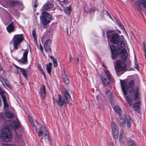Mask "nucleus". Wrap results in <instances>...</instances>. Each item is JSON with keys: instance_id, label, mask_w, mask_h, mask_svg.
<instances>
[{"instance_id": "1", "label": "nucleus", "mask_w": 146, "mask_h": 146, "mask_svg": "<svg viewBox=\"0 0 146 146\" xmlns=\"http://www.w3.org/2000/svg\"><path fill=\"white\" fill-rule=\"evenodd\" d=\"M5 124L0 137L3 141L8 142L12 139V135L10 129H18L20 127L21 125L18 120L7 121L5 122Z\"/></svg>"}, {"instance_id": "25", "label": "nucleus", "mask_w": 146, "mask_h": 146, "mask_svg": "<svg viewBox=\"0 0 146 146\" xmlns=\"http://www.w3.org/2000/svg\"><path fill=\"white\" fill-rule=\"evenodd\" d=\"M114 110L117 113H118L119 115H120L122 111L121 109L118 106H115L114 108Z\"/></svg>"}, {"instance_id": "41", "label": "nucleus", "mask_w": 146, "mask_h": 146, "mask_svg": "<svg viewBox=\"0 0 146 146\" xmlns=\"http://www.w3.org/2000/svg\"><path fill=\"white\" fill-rule=\"evenodd\" d=\"M39 47H40V50L41 51V52H43V48H42V47L40 43V44H39Z\"/></svg>"}, {"instance_id": "18", "label": "nucleus", "mask_w": 146, "mask_h": 146, "mask_svg": "<svg viewBox=\"0 0 146 146\" xmlns=\"http://www.w3.org/2000/svg\"><path fill=\"white\" fill-rule=\"evenodd\" d=\"M6 29L8 32L9 33L15 31V27L12 22H11L7 27Z\"/></svg>"}, {"instance_id": "44", "label": "nucleus", "mask_w": 146, "mask_h": 146, "mask_svg": "<svg viewBox=\"0 0 146 146\" xmlns=\"http://www.w3.org/2000/svg\"><path fill=\"white\" fill-rule=\"evenodd\" d=\"M30 121L32 124V126L35 127V125L34 124V123L33 122V121L32 120V119H31V120H30Z\"/></svg>"}, {"instance_id": "15", "label": "nucleus", "mask_w": 146, "mask_h": 146, "mask_svg": "<svg viewBox=\"0 0 146 146\" xmlns=\"http://www.w3.org/2000/svg\"><path fill=\"white\" fill-rule=\"evenodd\" d=\"M51 41L50 39L47 40L45 42L44 44V48L45 50L47 52H50L51 50L50 47L51 45Z\"/></svg>"}, {"instance_id": "52", "label": "nucleus", "mask_w": 146, "mask_h": 146, "mask_svg": "<svg viewBox=\"0 0 146 146\" xmlns=\"http://www.w3.org/2000/svg\"><path fill=\"white\" fill-rule=\"evenodd\" d=\"M28 117H29V119L30 121V120H31V119H32L31 117H30L29 116Z\"/></svg>"}, {"instance_id": "6", "label": "nucleus", "mask_w": 146, "mask_h": 146, "mask_svg": "<svg viewBox=\"0 0 146 146\" xmlns=\"http://www.w3.org/2000/svg\"><path fill=\"white\" fill-rule=\"evenodd\" d=\"M24 40L23 35L22 34L15 35L11 41L10 44L12 42L13 43L14 49L17 50L19 47L21 43Z\"/></svg>"}, {"instance_id": "32", "label": "nucleus", "mask_w": 146, "mask_h": 146, "mask_svg": "<svg viewBox=\"0 0 146 146\" xmlns=\"http://www.w3.org/2000/svg\"><path fill=\"white\" fill-rule=\"evenodd\" d=\"M143 46L145 58V59L146 60V46L145 45V42H143Z\"/></svg>"}, {"instance_id": "47", "label": "nucleus", "mask_w": 146, "mask_h": 146, "mask_svg": "<svg viewBox=\"0 0 146 146\" xmlns=\"http://www.w3.org/2000/svg\"><path fill=\"white\" fill-rule=\"evenodd\" d=\"M69 59H70L69 61L71 62H72V56L71 55H70L69 56Z\"/></svg>"}, {"instance_id": "50", "label": "nucleus", "mask_w": 146, "mask_h": 146, "mask_svg": "<svg viewBox=\"0 0 146 146\" xmlns=\"http://www.w3.org/2000/svg\"><path fill=\"white\" fill-rule=\"evenodd\" d=\"M35 122L37 123V124L38 125L39 124L38 122L37 121V120H35Z\"/></svg>"}, {"instance_id": "57", "label": "nucleus", "mask_w": 146, "mask_h": 146, "mask_svg": "<svg viewBox=\"0 0 146 146\" xmlns=\"http://www.w3.org/2000/svg\"><path fill=\"white\" fill-rule=\"evenodd\" d=\"M95 10H96V9H95V10H93V11H95Z\"/></svg>"}, {"instance_id": "55", "label": "nucleus", "mask_w": 146, "mask_h": 146, "mask_svg": "<svg viewBox=\"0 0 146 146\" xmlns=\"http://www.w3.org/2000/svg\"><path fill=\"white\" fill-rule=\"evenodd\" d=\"M108 91L107 92H106V93L107 94L108 93Z\"/></svg>"}, {"instance_id": "46", "label": "nucleus", "mask_w": 146, "mask_h": 146, "mask_svg": "<svg viewBox=\"0 0 146 146\" xmlns=\"http://www.w3.org/2000/svg\"><path fill=\"white\" fill-rule=\"evenodd\" d=\"M108 146H113V143L110 142L109 143Z\"/></svg>"}, {"instance_id": "29", "label": "nucleus", "mask_w": 146, "mask_h": 146, "mask_svg": "<svg viewBox=\"0 0 146 146\" xmlns=\"http://www.w3.org/2000/svg\"><path fill=\"white\" fill-rule=\"evenodd\" d=\"M64 11L65 13L66 14H70L71 11V9L70 7H66L64 9Z\"/></svg>"}, {"instance_id": "8", "label": "nucleus", "mask_w": 146, "mask_h": 146, "mask_svg": "<svg viewBox=\"0 0 146 146\" xmlns=\"http://www.w3.org/2000/svg\"><path fill=\"white\" fill-rule=\"evenodd\" d=\"M107 37L108 39L113 43L116 44L119 38H120L119 35L117 33L111 31H109L107 33Z\"/></svg>"}, {"instance_id": "9", "label": "nucleus", "mask_w": 146, "mask_h": 146, "mask_svg": "<svg viewBox=\"0 0 146 146\" xmlns=\"http://www.w3.org/2000/svg\"><path fill=\"white\" fill-rule=\"evenodd\" d=\"M123 60H118L116 62V64L115 66V68L116 72H120L125 70L127 68L126 64L124 61H125L126 59Z\"/></svg>"}, {"instance_id": "39", "label": "nucleus", "mask_w": 146, "mask_h": 146, "mask_svg": "<svg viewBox=\"0 0 146 146\" xmlns=\"http://www.w3.org/2000/svg\"><path fill=\"white\" fill-rule=\"evenodd\" d=\"M39 69L41 73V74L44 76L45 77L46 76L44 71L43 70V69L41 68H40Z\"/></svg>"}, {"instance_id": "2", "label": "nucleus", "mask_w": 146, "mask_h": 146, "mask_svg": "<svg viewBox=\"0 0 146 146\" xmlns=\"http://www.w3.org/2000/svg\"><path fill=\"white\" fill-rule=\"evenodd\" d=\"M121 84L123 92L124 95L127 94V90L130 93L134 92V100L139 101L140 94L138 92L139 89L137 88H134L135 82L134 80L130 81L127 84L125 80L121 81Z\"/></svg>"}, {"instance_id": "16", "label": "nucleus", "mask_w": 146, "mask_h": 146, "mask_svg": "<svg viewBox=\"0 0 146 146\" xmlns=\"http://www.w3.org/2000/svg\"><path fill=\"white\" fill-rule=\"evenodd\" d=\"M39 93L42 99L44 100L45 98L46 92L44 85H42L40 87Z\"/></svg>"}, {"instance_id": "45", "label": "nucleus", "mask_w": 146, "mask_h": 146, "mask_svg": "<svg viewBox=\"0 0 146 146\" xmlns=\"http://www.w3.org/2000/svg\"><path fill=\"white\" fill-rule=\"evenodd\" d=\"M18 141H19V142H21L22 144L23 143V141L22 139L21 138H20L18 140Z\"/></svg>"}, {"instance_id": "34", "label": "nucleus", "mask_w": 146, "mask_h": 146, "mask_svg": "<svg viewBox=\"0 0 146 146\" xmlns=\"http://www.w3.org/2000/svg\"><path fill=\"white\" fill-rule=\"evenodd\" d=\"M1 96L2 99L3 101L4 102H7V98L5 95H4V94H3L1 95Z\"/></svg>"}, {"instance_id": "22", "label": "nucleus", "mask_w": 146, "mask_h": 146, "mask_svg": "<svg viewBox=\"0 0 146 146\" xmlns=\"http://www.w3.org/2000/svg\"><path fill=\"white\" fill-rule=\"evenodd\" d=\"M11 5L13 6H15L16 5L21 6L22 5V3L18 1H12L10 3Z\"/></svg>"}, {"instance_id": "27", "label": "nucleus", "mask_w": 146, "mask_h": 146, "mask_svg": "<svg viewBox=\"0 0 146 146\" xmlns=\"http://www.w3.org/2000/svg\"><path fill=\"white\" fill-rule=\"evenodd\" d=\"M5 115L7 117L9 118H11L13 117V114L10 111H7L5 112Z\"/></svg>"}, {"instance_id": "35", "label": "nucleus", "mask_w": 146, "mask_h": 146, "mask_svg": "<svg viewBox=\"0 0 146 146\" xmlns=\"http://www.w3.org/2000/svg\"><path fill=\"white\" fill-rule=\"evenodd\" d=\"M88 8V7H85L84 8V11L86 13H88L92 11V9H87Z\"/></svg>"}, {"instance_id": "31", "label": "nucleus", "mask_w": 146, "mask_h": 146, "mask_svg": "<svg viewBox=\"0 0 146 146\" xmlns=\"http://www.w3.org/2000/svg\"><path fill=\"white\" fill-rule=\"evenodd\" d=\"M139 4L141 5L145 8L146 7V3L145 1L144 0H139Z\"/></svg>"}, {"instance_id": "38", "label": "nucleus", "mask_w": 146, "mask_h": 146, "mask_svg": "<svg viewBox=\"0 0 146 146\" xmlns=\"http://www.w3.org/2000/svg\"><path fill=\"white\" fill-rule=\"evenodd\" d=\"M4 117L3 114L2 113L0 114V122L2 121L4 119Z\"/></svg>"}, {"instance_id": "12", "label": "nucleus", "mask_w": 146, "mask_h": 146, "mask_svg": "<svg viewBox=\"0 0 146 146\" xmlns=\"http://www.w3.org/2000/svg\"><path fill=\"white\" fill-rule=\"evenodd\" d=\"M110 48L112 54V58L113 59H115L117 58L118 54L117 48L116 46L113 45H111Z\"/></svg>"}, {"instance_id": "3", "label": "nucleus", "mask_w": 146, "mask_h": 146, "mask_svg": "<svg viewBox=\"0 0 146 146\" xmlns=\"http://www.w3.org/2000/svg\"><path fill=\"white\" fill-rule=\"evenodd\" d=\"M54 5L50 3L44 4L42 7L41 11L42 12L40 17L41 22L43 26H46L51 21L53 17L50 14L46 12L52 8Z\"/></svg>"}, {"instance_id": "42", "label": "nucleus", "mask_w": 146, "mask_h": 146, "mask_svg": "<svg viewBox=\"0 0 146 146\" xmlns=\"http://www.w3.org/2000/svg\"><path fill=\"white\" fill-rule=\"evenodd\" d=\"M135 68H136L137 70H138V68H139V65L136 63V62H135Z\"/></svg>"}, {"instance_id": "19", "label": "nucleus", "mask_w": 146, "mask_h": 146, "mask_svg": "<svg viewBox=\"0 0 146 146\" xmlns=\"http://www.w3.org/2000/svg\"><path fill=\"white\" fill-rule=\"evenodd\" d=\"M62 78L64 83L66 84H68L69 83V80L65 72L64 71L63 72H62Z\"/></svg>"}, {"instance_id": "51", "label": "nucleus", "mask_w": 146, "mask_h": 146, "mask_svg": "<svg viewBox=\"0 0 146 146\" xmlns=\"http://www.w3.org/2000/svg\"><path fill=\"white\" fill-rule=\"evenodd\" d=\"M76 60H77V62H78L79 61V59H78V57H77L76 58Z\"/></svg>"}, {"instance_id": "30", "label": "nucleus", "mask_w": 146, "mask_h": 146, "mask_svg": "<svg viewBox=\"0 0 146 146\" xmlns=\"http://www.w3.org/2000/svg\"><path fill=\"white\" fill-rule=\"evenodd\" d=\"M32 35L34 39V41L35 42L37 40V37L36 35V29H34L32 32Z\"/></svg>"}, {"instance_id": "10", "label": "nucleus", "mask_w": 146, "mask_h": 146, "mask_svg": "<svg viewBox=\"0 0 146 146\" xmlns=\"http://www.w3.org/2000/svg\"><path fill=\"white\" fill-rule=\"evenodd\" d=\"M131 119L129 116L125 117V119H121L119 120L120 124L122 127H125L126 124L128 127L131 126Z\"/></svg>"}, {"instance_id": "54", "label": "nucleus", "mask_w": 146, "mask_h": 146, "mask_svg": "<svg viewBox=\"0 0 146 146\" xmlns=\"http://www.w3.org/2000/svg\"><path fill=\"white\" fill-rule=\"evenodd\" d=\"M10 50H11V52H12V50H11V47H10Z\"/></svg>"}, {"instance_id": "33", "label": "nucleus", "mask_w": 146, "mask_h": 146, "mask_svg": "<svg viewBox=\"0 0 146 146\" xmlns=\"http://www.w3.org/2000/svg\"><path fill=\"white\" fill-rule=\"evenodd\" d=\"M4 108L6 110L8 109L9 106L7 102H4Z\"/></svg>"}, {"instance_id": "11", "label": "nucleus", "mask_w": 146, "mask_h": 146, "mask_svg": "<svg viewBox=\"0 0 146 146\" xmlns=\"http://www.w3.org/2000/svg\"><path fill=\"white\" fill-rule=\"evenodd\" d=\"M111 127L114 137L117 138L119 134L118 129L117 125L115 122H112L111 123Z\"/></svg>"}, {"instance_id": "7", "label": "nucleus", "mask_w": 146, "mask_h": 146, "mask_svg": "<svg viewBox=\"0 0 146 146\" xmlns=\"http://www.w3.org/2000/svg\"><path fill=\"white\" fill-rule=\"evenodd\" d=\"M112 76L109 71L106 70L101 74V80L103 84L105 86H109L111 81Z\"/></svg>"}, {"instance_id": "5", "label": "nucleus", "mask_w": 146, "mask_h": 146, "mask_svg": "<svg viewBox=\"0 0 146 146\" xmlns=\"http://www.w3.org/2000/svg\"><path fill=\"white\" fill-rule=\"evenodd\" d=\"M124 38L120 37L119 38L117 42V45L119 48L121 50L120 52V54L121 55V57L124 59H127L128 54L125 47V43L124 41Z\"/></svg>"}, {"instance_id": "13", "label": "nucleus", "mask_w": 146, "mask_h": 146, "mask_svg": "<svg viewBox=\"0 0 146 146\" xmlns=\"http://www.w3.org/2000/svg\"><path fill=\"white\" fill-rule=\"evenodd\" d=\"M29 51L25 50L23 54L22 57L19 60L20 63L23 64H25L27 62V55Z\"/></svg>"}, {"instance_id": "49", "label": "nucleus", "mask_w": 146, "mask_h": 146, "mask_svg": "<svg viewBox=\"0 0 146 146\" xmlns=\"http://www.w3.org/2000/svg\"><path fill=\"white\" fill-rule=\"evenodd\" d=\"M62 2L65 3H67L68 2V0H63L62 1Z\"/></svg>"}, {"instance_id": "56", "label": "nucleus", "mask_w": 146, "mask_h": 146, "mask_svg": "<svg viewBox=\"0 0 146 146\" xmlns=\"http://www.w3.org/2000/svg\"><path fill=\"white\" fill-rule=\"evenodd\" d=\"M0 70H2V68H0Z\"/></svg>"}, {"instance_id": "21", "label": "nucleus", "mask_w": 146, "mask_h": 146, "mask_svg": "<svg viewBox=\"0 0 146 146\" xmlns=\"http://www.w3.org/2000/svg\"><path fill=\"white\" fill-rule=\"evenodd\" d=\"M125 136L124 133L122 132L120 133V135L119 136V141L121 143L123 142L125 140Z\"/></svg>"}, {"instance_id": "28", "label": "nucleus", "mask_w": 146, "mask_h": 146, "mask_svg": "<svg viewBox=\"0 0 146 146\" xmlns=\"http://www.w3.org/2000/svg\"><path fill=\"white\" fill-rule=\"evenodd\" d=\"M128 146H137L133 140H129L127 143Z\"/></svg>"}, {"instance_id": "24", "label": "nucleus", "mask_w": 146, "mask_h": 146, "mask_svg": "<svg viewBox=\"0 0 146 146\" xmlns=\"http://www.w3.org/2000/svg\"><path fill=\"white\" fill-rule=\"evenodd\" d=\"M52 63L49 62L48 64H46V70L47 72L49 74H50L51 70Z\"/></svg>"}, {"instance_id": "53", "label": "nucleus", "mask_w": 146, "mask_h": 146, "mask_svg": "<svg viewBox=\"0 0 146 146\" xmlns=\"http://www.w3.org/2000/svg\"><path fill=\"white\" fill-rule=\"evenodd\" d=\"M7 85L9 87H10L11 86V85L9 84L7 85Z\"/></svg>"}, {"instance_id": "43", "label": "nucleus", "mask_w": 146, "mask_h": 146, "mask_svg": "<svg viewBox=\"0 0 146 146\" xmlns=\"http://www.w3.org/2000/svg\"><path fill=\"white\" fill-rule=\"evenodd\" d=\"M3 146H16V145L13 144L10 145L9 144H5L3 145Z\"/></svg>"}, {"instance_id": "14", "label": "nucleus", "mask_w": 146, "mask_h": 146, "mask_svg": "<svg viewBox=\"0 0 146 146\" xmlns=\"http://www.w3.org/2000/svg\"><path fill=\"white\" fill-rule=\"evenodd\" d=\"M17 72L19 73H21L24 77L26 79L28 78L27 76V72L25 69L20 68L18 66H15Z\"/></svg>"}, {"instance_id": "17", "label": "nucleus", "mask_w": 146, "mask_h": 146, "mask_svg": "<svg viewBox=\"0 0 146 146\" xmlns=\"http://www.w3.org/2000/svg\"><path fill=\"white\" fill-rule=\"evenodd\" d=\"M40 130L43 131L44 133V136L46 137V139L47 138L48 140L49 139L50 137L48 135V132L47 129L43 125H42L40 127Z\"/></svg>"}, {"instance_id": "37", "label": "nucleus", "mask_w": 146, "mask_h": 146, "mask_svg": "<svg viewBox=\"0 0 146 146\" xmlns=\"http://www.w3.org/2000/svg\"><path fill=\"white\" fill-rule=\"evenodd\" d=\"M44 133V132L43 131H42L41 130H39L38 131V136L40 137Z\"/></svg>"}, {"instance_id": "23", "label": "nucleus", "mask_w": 146, "mask_h": 146, "mask_svg": "<svg viewBox=\"0 0 146 146\" xmlns=\"http://www.w3.org/2000/svg\"><path fill=\"white\" fill-rule=\"evenodd\" d=\"M126 98L129 104L131 106L133 103V100L132 99V96H127Z\"/></svg>"}, {"instance_id": "58", "label": "nucleus", "mask_w": 146, "mask_h": 146, "mask_svg": "<svg viewBox=\"0 0 146 146\" xmlns=\"http://www.w3.org/2000/svg\"><path fill=\"white\" fill-rule=\"evenodd\" d=\"M67 146H68V145H67Z\"/></svg>"}, {"instance_id": "48", "label": "nucleus", "mask_w": 146, "mask_h": 146, "mask_svg": "<svg viewBox=\"0 0 146 146\" xmlns=\"http://www.w3.org/2000/svg\"><path fill=\"white\" fill-rule=\"evenodd\" d=\"M106 12L107 13L108 15L109 16V17L113 20L112 18L111 17V16L110 15V14L107 11H106Z\"/></svg>"}, {"instance_id": "40", "label": "nucleus", "mask_w": 146, "mask_h": 146, "mask_svg": "<svg viewBox=\"0 0 146 146\" xmlns=\"http://www.w3.org/2000/svg\"><path fill=\"white\" fill-rule=\"evenodd\" d=\"M37 6H38L37 0H35L34 1V7L35 8H36Z\"/></svg>"}, {"instance_id": "20", "label": "nucleus", "mask_w": 146, "mask_h": 146, "mask_svg": "<svg viewBox=\"0 0 146 146\" xmlns=\"http://www.w3.org/2000/svg\"><path fill=\"white\" fill-rule=\"evenodd\" d=\"M140 102V100L138 101V102H136L133 105V108L135 110L137 111L138 113L140 112L139 109L141 105Z\"/></svg>"}, {"instance_id": "26", "label": "nucleus", "mask_w": 146, "mask_h": 146, "mask_svg": "<svg viewBox=\"0 0 146 146\" xmlns=\"http://www.w3.org/2000/svg\"><path fill=\"white\" fill-rule=\"evenodd\" d=\"M50 58L52 60L54 66V67H56L57 66V60L53 56H51Z\"/></svg>"}, {"instance_id": "4", "label": "nucleus", "mask_w": 146, "mask_h": 146, "mask_svg": "<svg viewBox=\"0 0 146 146\" xmlns=\"http://www.w3.org/2000/svg\"><path fill=\"white\" fill-rule=\"evenodd\" d=\"M62 94L64 96V98H62L60 95H58L56 101L59 107L61 108L64 105H66L68 104V100L70 99V96L67 91L64 88L62 90Z\"/></svg>"}, {"instance_id": "36", "label": "nucleus", "mask_w": 146, "mask_h": 146, "mask_svg": "<svg viewBox=\"0 0 146 146\" xmlns=\"http://www.w3.org/2000/svg\"><path fill=\"white\" fill-rule=\"evenodd\" d=\"M5 91L0 86V95L5 94Z\"/></svg>"}]
</instances>
